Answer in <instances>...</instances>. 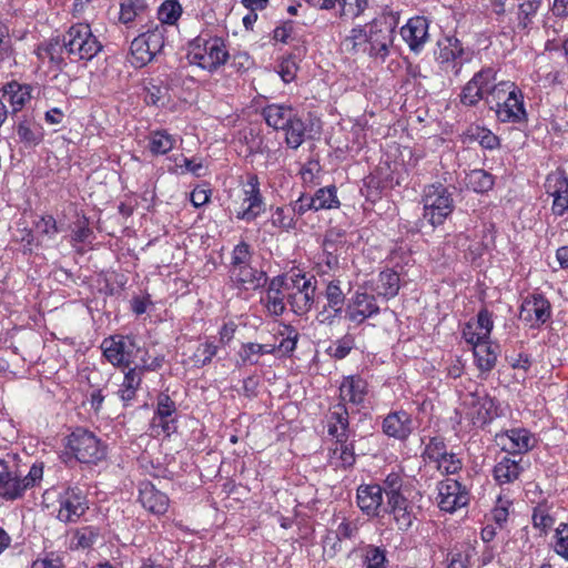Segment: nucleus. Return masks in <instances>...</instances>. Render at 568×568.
<instances>
[{"instance_id": "f257e3e1", "label": "nucleus", "mask_w": 568, "mask_h": 568, "mask_svg": "<svg viewBox=\"0 0 568 568\" xmlns=\"http://www.w3.org/2000/svg\"><path fill=\"white\" fill-rule=\"evenodd\" d=\"M63 455L79 464L95 466L106 458L108 445L94 432L75 426L63 438Z\"/></svg>"}, {"instance_id": "f03ea898", "label": "nucleus", "mask_w": 568, "mask_h": 568, "mask_svg": "<svg viewBox=\"0 0 568 568\" xmlns=\"http://www.w3.org/2000/svg\"><path fill=\"white\" fill-rule=\"evenodd\" d=\"M487 104L495 109L500 122L520 123L527 120L523 91L513 81L496 83L487 98Z\"/></svg>"}, {"instance_id": "7ed1b4c3", "label": "nucleus", "mask_w": 568, "mask_h": 568, "mask_svg": "<svg viewBox=\"0 0 568 568\" xmlns=\"http://www.w3.org/2000/svg\"><path fill=\"white\" fill-rule=\"evenodd\" d=\"M187 58L191 64L213 73L231 57L223 38L206 34L199 36L190 42Z\"/></svg>"}, {"instance_id": "20e7f679", "label": "nucleus", "mask_w": 568, "mask_h": 568, "mask_svg": "<svg viewBox=\"0 0 568 568\" xmlns=\"http://www.w3.org/2000/svg\"><path fill=\"white\" fill-rule=\"evenodd\" d=\"M65 53L71 62L87 63L95 58L103 49L102 42L92 32L87 22H77L63 33Z\"/></svg>"}, {"instance_id": "39448f33", "label": "nucleus", "mask_w": 568, "mask_h": 568, "mask_svg": "<svg viewBox=\"0 0 568 568\" xmlns=\"http://www.w3.org/2000/svg\"><path fill=\"white\" fill-rule=\"evenodd\" d=\"M260 185L258 176L250 173L237 192L232 195L230 210L237 220L251 223L265 211Z\"/></svg>"}, {"instance_id": "423d86ee", "label": "nucleus", "mask_w": 568, "mask_h": 568, "mask_svg": "<svg viewBox=\"0 0 568 568\" xmlns=\"http://www.w3.org/2000/svg\"><path fill=\"white\" fill-rule=\"evenodd\" d=\"M44 465L36 462L26 476L11 469L8 462L0 458V498L16 500L21 498L28 489L40 485L43 477Z\"/></svg>"}, {"instance_id": "0eeeda50", "label": "nucleus", "mask_w": 568, "mask_h": 568, "mask_svg": "<svg viewBox=\"0 0 568 568\" xmlns=\"http://www.w3.org/2000/svg\"><path fill=\"white\" fill-rule=\"evenodd\" d=\"M423 217L433 226L443 225L455 209L453 194L442 183L426 185L422 194Z\"/></svg>"}, {"instance_id": "6e6552de", "label": "nucleus", "mask_w": 568, "mask_h": 568, "mask_svg": "<svg viewBox=\"0 0 568 568\" xmlns=\"http://www.w3.org/2000/svg\"><path fill=\"white\" fill-rule=\"evenodd\" d=\"M393 42V29L385 19H374L357 31V45L371 57L384 59Z\"/></svg>"}, {"instance_id": "1a4fd4ad", "label": "nucleus", "mask_w": 568, "mask_h": 568, "mask_svg": "<svg viewBox=\"0 0 568 568\" xmlns=\"http://www.w3.org/2000/svg\"><path fill=\"white\" fill-rule=\"evenodd\" d=\"M399 291V275L393 270H385L378 274L376 281H372L365 288V293H357V315L367 317L378 311L373 296L368 293L390 298L397 295Z\"/></svg>"}, {"instance_id": "9d476101", "label": "nucleus", "mask_w": 568, "mask_h": 568, "mask_svg": "<svg viewBox=\"0 0 568 568\" xmlns=\"http://www.w3.org/2000/svg\"><path fill=\"white\" fill-rule=\"evenodd\" d=\"M291 286L287 293V304L291 311L303 316L307 314L315 302L316 278L315 276H306L305 273H294L291 277Z\"/></svg>"}, {"instance_id": "9b49d317", "label": "nucleus", "mask_w": 568, "mask_h": 568, "mask_svg": "<svg viewBox=\"0 0 568 568\" xmlns=\"http://www.w3.org/2000/svg\"><path fill=\"white\" fill-rule=\"evenodd\" d=\"M100 347L105 359L116 368H126L132 365L134 353L141 351L133 336L121 334L103 338Z\"/></svg>"}, {"instance_id": "f8f14e48", "label": "nucleus", "mask_w": 568, "mask_h": 568, "mask_svg": "<svg viewBox=\"0 0 568 568\" xmlns=\"http://www.w3.org/2000/svg\"><path fill=\"white\" fill-rule=\"evenodd\" d=\"M260 304L265 314L270 317H281L286 311L287 293L290 285L287 275L280 274L272 278L266 277V283L262 286Z\"/></svg>"}, {"instance_id": "ddd939ff", "label": "nucleus", "mask_w": 568, "mask_h": 568, "mask_svg": "<svg viewBox=\"0 0 568 568\" xmlns=\"http://www.w3.org/2000/svg\"><path fill=\"white\" fill-rule=\"evenodd\" d=\"M57 518L63 524H77L89 510L87 494L78 486H68L58 495Z\"/></svg>"}, {"instance_id": "4468645a", "label": "nucleus", "mask_w": 568, "mask_h": 568, "mask_svg": "<svg viewBox=\"0 0 568 568\" xmlns=\"http://www.w3.org/2000/svg\"><path fill=\"white\" fill-rule=\"evenodd\" d=\"M348 424V412L345 405L342 403L334 405L327 417V430L341 444V459L344 466L355 464L354 445L346 444Z\"/></svg>"}, {"instance_id": "2eb2a0df", "label": "nucleus", "mask_w": 568, "mask_h": 568, "mask_svg": "<svg viewBox=\"0 0 568 568\" xmlns=\"http://www.w3.org/2000/svg\"><path fill=\"white\" fill-rule=\"evenodd\" d=\"M551 303L542 293L532 292L523 298L519 320L529 328H540L551 320Z\"/></svg>"}, {"instance_id": "dca6fc26", "label": "nucleus", "mask_w": 568, "mask_h": 568, "mask_svg": "<svg viewBox=\"0 0 568 568\" xmlns=\"http://www.w3.org/2000/svg\"><path fill=\"white\" fill-rule=\"evenodd\" d=\"M325 297L326 304L317 315L320 323L332 325L342 317H348L351 321L355 320V313L351 310V306L348 305L345 308L346 297L339 287V281H332L327 284Z\"/></svg>"}, {"instance_id": "f3484780", "label": "nucleus", "mask_w": 568, "mask_h": 568, "mask_svg": "<svg viewBox=\"0 0 568 568\" xmlns=\"http://www.w3.org/2000/svg\"><path fill=\"white\" fill-rule=\"evenodd\" d=\"M150 426L158 436L164 437H170L178 430V406L169 394L161 392L156 396Z\"/></svg>"}, {"instance_id": "a211bd4d", "label": "nucleus", "mask_w": 568, "mask_h": 568, "mask_svg": "<svg viewBox=\"0 0 568 568\" xmlns=\"http://www.w3.org/2000/svg\"><path fill=\"white\" fill-rule=\"evenodd\" d=\"M497 71L491 68H483L466 83L460 93V102L467 106L476 105L480 100L487 102L490 91L496 84Z\"/></svg>"}, {"instance_id": "6ab92c4d", "label": "nucleus", "mask_w": 568, "mask_h": 568, "mask_svg": "<svg viewBox=\"0 0 568 568\" xmlns=\"http://www.w3.org/2000/svg\"><path fill=\"white\" fill-rule=\"evenodd\" d=\"M463 405L474 424H486L497 415V405L485 389H476L465 396Z\"/></svg>"}, {"instance_id": "aec40b11", "label": "nucleus", "mask_w": 568, "mask_h": 568, "mask_svg": "<svg viewBox=\"0 0 568 568\" xmlns=\"http://www.w3.org/2000/svg\"><path fill=\"white\" fill-rule=\"evenodd\" d=\"M437 488V501L443 511L454 513L469 504V490L455 479L447 478L442 480Z\"/></svg>"}, {"instance_id": "412c9836", "label": "nucleus", "mask_w": 568, "mask_h": 568, "mask_svg": "<svg viewBox=\"0 0 568 568\" xmlns=\"http://www.w3.org/2000/svg\"><path fill=\"white\" fill-rule=\"evenodd\" d=\"M41 65H47L50 71L62 72L68 63L64 58V41L60 37H52L38 43L33 50Z\"/></svg>"}, {"instance_id": "4be33fe9", "label": "nucleus", "mask_w": 568, "mask_h": 568, "mask_svg": "<svg viewBox=\"0 0 568 568\" xmlns=\"http://www.w3.org/2000/svg\"><path fill=\"white\" fill-rule=\"evenodd\" d=\"M304 205L298 197L283 205L271 206L268 222L280 232L290 233L295 231L298 220L306 213Z\"/></svg>"}, {"instance_id": "5701e85b", "label": "nucleus", "mask_w": 568, "mask_h": 568, "mask_svg": "<svg viewBox=\"0 0 568 568\" xmlns=\"http://www.w3.org/2000/svg\"><path fill=\"white\" fill-rule=\"evenodd\" d=\"M138 501L149 514L156 517L165 515L170 507L169 496L150 480L139 483Z\"/></svg>"}, {"instance_id": "b1692460", "label": "nucleus", "mask_w": 568, "mask_h": 568, "mask_svg": "<svg viewBox=\"0 0 568 568\" xmlns=\"http://www.w3.org/2000/svg\"><path fill=\"white\" fill-rule=\"evenodd\" d=\"M232 287L239 291L257 290L266 283V273L252 266V263L229 267Z\"/></svg>"}, {"instance_id": "393cba45", "label": "nucleus", "mask_w": 568, "mask_h": 568, "mask_svg": "<svg viewBox=\"0 0 568 568\" xmlns=\"http://www.w3.org/2000/svg\"><path fill=\"white\" fill-rule=\"evenodd\" d=\"M33 85L11 80L0 88V100L8 102L11 113L17 114L31 101Z\"/></svg>"}, {"instance_id": "a878e982", "label": "nucleus", "mask_w": 568, "mask_h": 568, "mask_svg": "<svg viewBox=\"0 0 568 568\" xmlns=\"http://www.w3.org/2000/svg\"><path fill=\"white\" fill-rule=\"evenodd\" d=\"M494 328L493 314L483 308L475 321L467 322L463 327V337L473 347L489 339Z\"/></svg>"}, {"instance_id": "bb28decb", "label": "nucleus", "mask_w": 568, "mask_h": 568, "mask_svg": "<svg viewBox=\"0 0 568 568\" xmlns=\"http://www.w3.org/2000/svg\"><path fill=\"white\" fill-rule=\"evenodd\" d=\"M400 34L412 51L419 52L429 39L427 19L424 17L410 18L402 27Z\"/></svg>"}, {"instance_id": "cd10ccee", "label": "nucleus", "mask_w": 568, "mask_h": 568, "mask_svg": "<svg viewBox=\"0 0 568 568\" xmlns=\"http://www.w3.org/2000/svg\"><path fill=\"white\" fill-rule=\"evenodd\" d=\"M503 449L510 456L521 457L520 455L534 447V438L525 428H514L507 430L499 437Z\"/></svg>"}, {"instance_id": "c85d7f7f", "label": "nucleus", "mask_w": 568, "mask_h": 568, "mask_svg": "<svg viewBox=\"0 0 568 568\" xmlns=\"http://www.w3.org/2000/svg\"><path fill=\"white\" fill-rule=\"evenodd\" d=\"M14 130L18 141L27 149L38 146L44 139L42 125L32 116H23Z\"/></svg>"}, {"instance_id": "c756f323", "label": "nucleus", "mask_w": 568, "mask_h": 568, "mask_svg": "<svg viewBox=\"0 0 568 568\" xmlns=\"http://www.w3.org/2000/svg\"><path fill=\"white\" fill-rule=\"evenodd\" d=\"M413 419L404 410L388 414L383 422V430L386 435L404 440L413 432Z\"/></svg>"}, {"instance_id": "7c9ffc66", "label": "nucleus", "mask_w": 568, "mask_h": 568, "mask_svg": "<svg viewBox=\"0 0 568 568\" xmlns=\"http://www.w3.org/2000/svg\"><path fill=\"white\" fill-rule=\"evenodd\" d=\"M301 201L305 204L306 212L328 210L339 206V201L336 195L335 185H329L318 189L313 196L305 193L300 195Z\"/></svg>"}, {"instance_id": "2f4dec72", "label": "nucleus", "mask_w": 568, "mask_h": 568, "mask_svg": "<svg viewBox=\"0 0 568 568\" xmlns=\"http://www.w3.org/2000/svg\"><path fill=\"white\" fill-rule=\"evenodd\" d=\"M521 462L523 457L503 456L494 467V479L499 485L514 483L524 470Z\"/></svg>"}, {"instance_id": "473e14b6", "label": "nucleus", "mask_w": 568, "mask_h": 568, "mask_svg": "<svg viewBox=\"0 0 568 568\" xmlns=\"http://www.w3.org/2000/svg\"><path fill=\"white\" fill-rule=\"evenodd\" d=\"M275 338H280L278 344H275L277 356L291 358L297 347L300 333L295 326L288 323L281 322L278 329L274 334Z\"/></svg>"}, {"instance_id": "72a5a7b5", "label": "nucleus", "mask_w": 568, "mask_h": 568, "mask_svg": "<svg viewBox=\"0 0 568 568\" xmlns=\"http://www.w3.org/2000/svg\"><path fill=\"white\" fill-rule=\"evenodd\" d=\"M295 113L296 111L291 105L278 103L267 104L261 112L265 123L276 131L285 129Z\"/></svg>"}, {"instance_id": "f704fd0d", "label": "nucleus", "mask_w": 568, "mask_h": 568, "mask_svg": "<svg viewBox=\"0 0 568 568\" xmlns=\"http://www.w3.org/2000/svg\"><path fill=\"white\" fill-rule=\"evenodd\" d=\"M383 501V488L379 485L357 487V506L367 515H376Z\"/></svg>"}, {"instance_id": "c9c22d12", "label": "nucleus", "mask_w": 568, "mask_h": 568, "mask_svg": "<svg viewBox=\"0 0 568 568\" xmlns=\"http://www.w3.org/2000/svg\"><path fill=\"white\" fill-rule=\"evenodd\" d=\"M475 363L480 372V376L490 373L497 363L498 346L493 345L490 339L479 343L473 347Z\"/></svg>"}, {"instance_id": "e433bc0d", "label": "nucleus", "mask_w": 568, "mask_h": 568, "mask_svg": "<svg viewBox=\"0 0 568 568\" xmlns=\"http://www.w3.org/2000/svg\"><path fill=\"white\" fill-rule=\"evenodd\" d=\"M142 382L143 379L138 375V371L126 368L123 381L116 392L124 407H129L135 402Z\"/></svg>"}, {"instance_id": "4c0bfd02", "label": "nucleus", "mask_w": 568, "mask_h": 568, "mask_svg": "<svg viewBox=\"0 0 568 568\" xmlns=\"http://www.w3.org/2000/svg\"><path fill=\"white\" fill-rule=\"evenodd\" d=\"M176 140L165 129L153 130L148 136V149L154 156L168 154L173 150Z\"/></svg>"}, {"instance_id": "58836bf2", "label": "nucleus", "mask_w": 568, "mask_h": 568, "mask_svg": "<svg viewBox=\"0 0 568 568\" xmlns=\"http://www.w3.org/2000/svg\"><path fill=\"white\" fill-rule=\"evenodd\" d=\"M155 55L152 49H149L144 38L139 34L131 42L128 60L132 67L139 69L150 63Z\"/></svg>"}, {"instance_id": "ea45409f", "label": "nucleus", "mask_w": 568, "mask_h": 568, "mask_svg": "<svg viewBox=\"0 0 568 568\" xmlns=\"http://www.w3.org/2000/svg\"><path fill=\"white\" fill-rule=\"evenodd\" d=\"M282 131L285 133V143L288 148L296 150L303 144L306 126L297 113L293 115L291 121L285 125V129Z\"/></svg>"}, {"instance_id": "a19ab883", "label": "nucleus", "mask_w": 568, "mask_h": 568, "mask_svg": "<svg viewBox=\"0 0 568 568\" xmlns=\"http://www.w3.org/2000/svg\"><path fill=\"white\" fill-rule=\"evenodd\" d=\"M219 352V345L209 338L199 343L190 356V361L196 368H202L212 363Z\"/></svg>"}, {"instance_id": "79ce46f5", "label": "nucleus", "mask_w": 568, "mask_h": 568, "mask_svg": "<svg viewBox=\"0 0 568 568\" xmlns=\"http://www.w3.org/2000/svg\"><path fill=\"white\" fill-rule=\"evenodd\" d=\"M183 13V8L179 0H164L158 8V24L163 27L178 26V22Z\"/></svg>"}, {"instance_id": "37998d69", "label": "nucleus", "mask_w": 568, "mask_h": 568, "mask_svg": "<svg viewBox=\"0 0 568 568\" xmlns=\"http://www.w3.org/2000/svg\"><path fill=\"white\" fill-rule=\"evenodd\" d=\"M394 514V518L399 529H408L413 524V514L408 509L409 503L404 496L393 497V500L388 501Z\"/></svg>"}, {"instance_id": "c03bdc74", "label": "nucleus", "mask_w": 568, "mask_h": 568, "mask_svg": "<svg viewBox=\"0 0 568 568\" xmlns=\"http://www.w3.org/2000/svg\"><path fill=\"white\" fill-rule=\"evenodd\" d=\"M298 174L305 187H314L321 184L323 168L318 159H308L300 169Z\"/></svg>"}, {"instance_id": "a18cd8bd", "label": "nucleus", "mask_w": 568, "mask_h": 568, "mask_svg": "<svg viewBox=\"0 0 568 568\" xmlns=\"http://www.w3.org/2000/svg\"><path fill=\"white\" fill-rule=\"evenodd\" d=\"M546 193L550 196L568 194V176L562 169L550 172L545 182Z\"/></svg>"}, {"instance_id": "49530a36", "label": "nucleus", "mask_w": 568, "mask_h": 568, "mask_svg": "<svg viewBox=\"0 0 568 568\" xmlns=\"http://www.w3.org/2000/svg\"><path fill=\"white\" fill-rule=\"evenodd\" d=\"M99 535V528L93 526L77 528L71 539V547L74 549L91 548L95 544Z\"/></svg>"}, {"instance_id": "de8ad7c7", "label": "nucleus", "mask_w": 568, "mask_h": 568, "mask_svg": "<svg viewBox=\"0 0 568 568\" xmlns=\"http://www.w3.org/2000/svg\"><path fill=\"white\" fill-rule=\"evenodd\" d=\"M494 183V176L485 170H473L466 176V185L477 193L488 192Z\"/></svg>"}, {"instance_id": "09e8293b", "label": "nucleus", "mask_w": 568, "mask_h": 568, "mask_svg": "<svg viewBox=\"0 0 568 568\" xmlns=\"http://www.w3.org/2000/svg\"><path fill=\"white\" fill-rule=\"evenodd\" d=\"M145 97L144 101L149 105H164L165 99L169 95L168 85L163 84L160 80L151 79L145 84Z\"/></svg>"}, {"instance_id": "8fccbe9b", "label": "nucleus", "mask_w": 568, "mask_h": 568, "mask_svg": "<svg viewBox=\"0 0 568 568\" xmlns=\"http://www.w3.org/2000/svg\"><path fill=\"white\" fill-rule=\"evenodd\" d=\"M166 32L168 29L166 27H163V24H154L152 28L141 33L140 36L144 38L149 49L151 48L152 51L158 54L164 48L166 41Z\"/></svg>"}, {"instance_id": "3c124183", "label": "nucleus", "mask_w": 568, "mask_h": 568, "mask_svg": "<svg viewBox=\"0 0 568 568\" xmlns=\"http://www.w3.org/2000/svg\"><path fill=\"white\" fill-rule=\"evenodd\" d=\"M94 239V232L90 227V221L85 215L80 216L74 223L71 231V241L73 243H91Z\"/></svg>"}, {"instance_id": "603ef678", "label": "nucleus", "mask_w": 568, "mask_h": 568, "mask_svg": "<svg viewBox=\"0 0 568 568\" xmlns=\"http://www.w3.org/2000/svg\"><path fill=\"white\" fill-rule=\"evenodd\" d=\"M542 0H526L518 8V27L526 30L532 23Z\"/></svg>"}, {"instance_id": "864d4df0", "label": "nucleus", "mask_w": 568, "mask_h": 568, "mask_svg": "<svg viewBox=\"0 0 568 568\" xmlns=\"http://www.w3.org/2000/svg\"><path fill=\"white\" fill-rule=\"evenodd\" d=\"M462 53L463 48L458 40L446 39L445 42L439 43V51L436 59L442 64L450 63L460 58Z\"/></svg>"}, {"instance_id": "5fc2aeb1", "label": "nucleus", "mask_w": 568, "mask_h": 568, "mask_svg": "<svg viewBox=\"0 0 568 568\" xmlns=\"http://www.w3.org/2000/svg\"><path fill=\"white\" fill-rule=\"evenodd\" d=\"M146 9L145 0H126L120 6L119 19L122 23L128 24Z\"/></svg>"}, {"instance_id": "6e6d98bb", "label": "nucleus", "mask_w": 568, "mask_h": 568, "mask_svg": "<svg viewBox=\"0 0 568 568\" xmlns=\"http://www.w3.org/2000/svg\"><path fill=\"white\" fill-rule=\"evenodd\" d=\"M36 230L41 236L48 240H54L61 232V226L58 224L55 217L52 214H43L34 224Z\"/></svg>"}, {"instance_id": "4d7b16f0", "label": "nucleus", "mask_w": 568, "mask_h": 568, "mask_svg": "<svg viewBox=\"0 0 568 568\" xmlns=\"http://www.w3.org/2000/svg\"><path fill=\"white\" fill-rule=\"evenodd\" d=\"M354 347L355 337L347 333L342 338L333 342L327 348V353L336 359H343L351 353Z\"/></svg>"}, {"instance_id": "13d9d810", "label": "nucleus", "mask_w": 568, "mask_h": 568, "mask_svg": "<svg viewBox=\"0 0 568 568\" xmlns=\"http://www.w3.org/2000/svg\"><path fill=\"white\" fill-rule=\"evenodd\" d=\"M144 355L140 358L139 362H134L133 366L126 367L128 369H135L138 371V375L141 376L143 379V376L148 372H156L163 366V357L162 356H155L151 358L149 356L148 351H143Z\"/></svg>"}, {"instance_id": "bf43d9fd", "label": "nucleus", "mask_w": 568, "mask_h": 568, "mask_svg": "<svg viewBox=\"0 0 568 568\" xmlns=\"http://www.w3.org/2000/svg\"><path fill=\"white\" fill-rule=\"evenodd\" d=\"M447 453V447L443 437L435 436L430 437L428 442L425 444V448L423 450L424 459H427L433 463H437L439 458Z\"/></svg>"}, {"instance_id": "052dcab7", "label": "nucleus", "mask_w": 568, "mask_h": 568, "mask_svg": "<svg viewBox=\"0 0 568 568\" xmlns=\"http://www.w3.org/2000/svg\"><path fill=\"white\" fill-rule=\"evenodd\" d=\"M271 39L275 43L288 44L293 42L295 38V22L293 20L282 21L276 26L272 32Z\"/></svg>"}, {"instance_id": "680f3d73", "label": "nucleus", "mask_w": 568, "mask_h": 568, "mask_svg": "<svg viewBox=\"0 0 568 568\" xmlns=\"http://www.w3.org/2000/svg\"><path fill=\"white\" fill-rule=\"evenodd\" d=\"M64 558L58 551H48L38 556L30 568H64Z\"/></svg>"}, {"instance_id": "e2e57ef3", "label": "nucleus", "mask_w": 568, "mask_h": 568, "mask_svg": "<svg viewBox=\"0 0 568 568\" xmlns=\"http://www.w3.org/2000/svg\"><path fill=\"white\" fill-rule=\"evenodd\" d=\"M252 256L253 252L251 245L245 241H241L239 244L234 246L231 253L230 267L252 263Z\"/></svg>"}, {"instance_id": "0e129e2a", "label": "nucleus", "mask_w": 568, "mask_h": 568, "mask_svg": "<svg viewBox=\"0 0 568 568\" xmlns=\"http://www.w3.org/2000/svg\"><path fill=\"white\" fill-rule=\"evenodd\" d=\"M239 365H257L260 363L258 352L256 349V343L247 342L242 343L237 351Z\"/></svg>"}, {"instance_id": "69168bd1", "label": "nucleus", "mask_w": 568, "mask_h": 568, "mask_svg": "<svg viewBox=\"0 0 568 568\" xmlns=\"http://www.w3.org/2000/svg\"><path fill=\"white\" fill-rule=\"evenodd\" d=\"M555 524V518L549 514L546 506L538 505L532 513V525L542 532H547Z\"/></svg>"}, {"instance_id": "338daca9", "label": "nucleus", "mask_w": 568, "mask_h": 568, "mask_svg": "<svg viewBox=\"0 0 568 568\" xmlns=\"http://www.w3.org/2000/svg\"><path fill=\"white\" fill-rule=\"evenodd\" d=\"M554 539L555 552L568 560V524H559L555 530Z\"/></svg>"}, {"instance_id": "774afa93", "label": "nucleus", "mask_w": 568, "mask_h": 568, "mask_svg": "<svg viewBox=\"0 0 568 568\" xmlns=\"http://www.w3.org/2000/svg\"><path fill=\"white\" fill-rule=\"evenodd\" d=\"M386 555L383 549L368 546L364 554V566L366 568H386Z\"/></svg>"}]
</instances>
